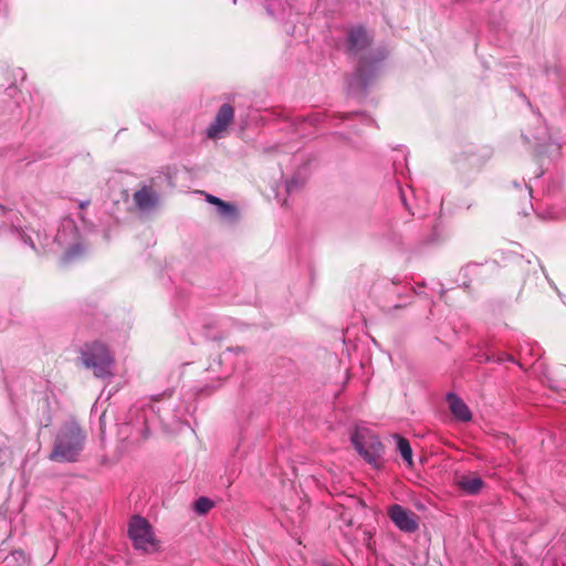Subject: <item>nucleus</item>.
Here are the masks:
<instances>
[{
  "instance_id": "nucleus-8",
  "label": "nucleus",
  "mask_w": 566,
  "mask_h": 566,
  "mask_svg": "<svg viewBox=\"0 0 566 566\" xmlns=\"http://www.w3.org/2000/svg\"><path fill=\"white\" fill-rule=\"evenodd\" d=\"M457 483L463 491L470 494L478 493L483 486V481L476 475H461L458 478Z\"/></svg>"
},
{
  "instance_id": "nucleus-11",
  "label": "nucleus",
  "mask_w": 566,
  "mask_h": 566,
  "mask_svg": "<svg viewBox=\"0 0 566 566\" xmlns=\"http://www.w3.org/2000/svg\"><path fill=\"white\" fill-rule=\"evenodd\" d=\"M395 440L397 441V448L405 460V462L408 464V467L412 465V450L409 444V442L402 438L401 436L396 434Z\"/></svg>"
},
{
  "instance_id": "nucleus-5",
  "label": "nucleus",
  "mask_w": 566,
  "mask_h": 566,
  "mask_svg": "<svg viewBox=\"0 0 566 566\" xmlns=\"http://www.w3.org/2000/svg\"><path fill=\"white\" fill-rule=\"evenodd\" d=\"M388 516L401 532L413 533L419 528L418 516L399 504L389 506Z\"/></svg>"
},
{
  "instance_id": "nucleus-3",
  "label": "nucleus",
  "mask_w": 566,
  "mask_h": 566,
  "mask_svg": "<svg viewBox=\"0 0 566 566\" xmlns=\"http://www.w3.org/2000/svg\"><path fill=\"white\" fill-rule=\"evenodd\" d=\"M128 534L136 549L145 552H153L157 549V541L153 528L144 517L134 516L132 518Z\"/></svg>"
},
{
  "instance_id": "nucleus-7",
  "label": "nucleus",
  "mask_w": 566,
  "mask_h": 566,
  "mask_svg": "<svg viewBox=\"0 0 566 566\" xmlns=\"http://www.w3.org/2000/svg\"><path fill=\"white\" fill-rule=\"evenodd\" d=\"M449 408L451 413L460 421H470L472 418L471 411L467 403L453 394L448 395Z\"/></svg>"
},
{
  "instance_id": "nucleus-9",
  "label": "nucleus",
  "mask_w": 566,
  "mask_h": 566,
  "mask_svg": "<svg viewBox=\"0 0 566 566\" xmlns=\"http://www.w3.org/2000/svg\"><path fill=\"white\" fill-rule=\"evenodd\" d=\"M134 199L136 205L144 210L154 207L157 200L155 193L146 188L137 191Z\"/></svg>"
},
{
  "instance_id": "nucleus-13",
  "label": "nucleus",
  "mask_w": 566,
  "mask_h": 566,
  "mask_svg": "<svg viewBox=\"0 0 566 566\" xmlns=\"http://www.w3.org/2000/svg\"><path fill=\"white\" fill-rule=\"evenodd\" d=\"M213 507V503L208 497H200L195 503V510L199 514H206Z\"/></svg>"
},
{
  "instance_id": "nucleus-12",
  "label": "nucleus",
  "mask_w": 566,
  "mask_h": 566,
  "mask_svg": "<svg viewBox=\"0 0 566 566\" xmlns=\"http://www.w3.org/2000/svg\"><path fill=\"white\" fill-rule=\"evenodd\" d=\"M207 199H208L209 202L218 206L219 212L221 214H231L234 211L233 208L230 205L223 202L222 200H220L217 197H213V196L209 195L207 197Z\"/></svg>"
},
{
  "instance_id": "nucleus-1",
  "label": "nucleus",
  "mask_w": 566,
  "mask_h": 566,
  "mask_svg": "<svg viewBox=\"0 0 566 566\" xmlns=\"http://www.w3.org/2000/svg\"><path fill=\"white\" fill-rule=\"evenodd\" d=\"M84 436L76 423H69L59 431L50 459L59 462L76 461L82 451Z\"/></svg>"
},
{
  "instance_id": "nucleus-2",
  "label": "nucleus",
  "mask_w": 566,
  "mask_h": 566,
  "mask_svg": "<svg viewBox=\"0 0 566 566\" xmlns=\"http://www.w3.org/2000/svg\"><path fill=\"white\" fill-rule=\"evenodd\" d=\"M352 441L358 453L370 464L377 467L382 453V443L367 429H357Z\"/></svg>"
},
{
  "instance_id": "nucleus-6",
  "label": "nucleus",
  "mask_w": 566,
  "mask_h": 566,
  "mask_svg": "<svg viewBox=\"0 0 566 566\" xmlns=\"http://www.w3.org/2000/svg\"><path fill=\"white\" fill-rule=\"evenodd\" d=\"M234 111L229 104L220 107L214 122L208 128V136L210 138H220L226 132L227 127L233 120Z\"/></svg>"
},
{
  "instance_id": "nucleus-4",
  "label": "nucleus",
  "mask_w": 566,
  "mask_h": 566,
  "mask_svg": "<svg viewBox=\"0 0 566 566\" xmlns=\"http://www.w3.org/2000/svg\"><path fill=\"white\" fill-rule=\"evenodd\" d=\"M83 363L86 367L92 368L97 377L111 375L113 358L102 344H95L88 352L84 353Z\"/></svg>"
},
{
  "instance_id": "nucleus-10",
  "label": "nucleus",
  "mask_w": 566,
  "mask_h": 566,
  "mask_svg": "<svg viewBox=\"0 0 566 566\" xmlns=\"http://www.w3.org/2000/svg\"><path fill=\"white\" fill-rule=\"evenodd\" d=\"M348 41L350 49L356 50L365 46L368 43V36L365 30L358 28L350 32Z\"/></svg>"
}]
</instances>
